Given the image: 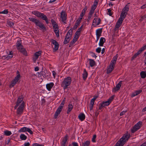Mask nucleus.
<instances>
[{
  "label": "nucleus",
  "mask_w": 146,
  "mask_h": 146,
  "mask_svg": "<svg viewBox=\"0 0 146 146\" xmlns=\"http://www.w3.org/2000/svg\"><path fill=\"white\" fill-rule=\"evenodd\" d=\"M23 98L22 96H20L17 100L16 105L14 107L15 109H17V108L19 107L17 109V114L18 115L21 114L23 110L24 103L23 101Z\"/></svg>",
  "instance_id": "1"
},
{
  "label": "nucleus",
  "mask_w": 146,
  "mask_h": 146,
  "mask_svg": "<svg viewBox=\"0 0 146 146\" xmlns=\"http://www.w3.org/2000/svg\"><path fill=\"white\" fill-rule=\"evenodd\" d=\"M129 137L128 134L126 133L120 139L114 146H123Z\"/></svg>",
  "instance_id": "2"
},
{
  "label": "nucleus",
  "mask_w": 146,
  "mask_h": 146,
  "mask_svg": "<svg viewBox=\"0 0 146 146\" xmlns=\"http://www.w3.org/2000/svg\"><path fill=\"white\" fill-rule=\"evenodd\" d=\"M29 19L30 21L34 23L36 26H38L41 29H45L44 24L39 20L33 17L29 18Z\"/></svg>",
  "instance_id": "3"
},
{
  "label": "nucleus",
  "mask_w": 146,
  "mask_h": 146,
  "mask_svg": "<svg viewBox=\"0 0 146 146\" xmlns=\"http://www.w3.org/2000/svg\"><path fill=\"white\" fill-rule=\"evenodd\" d=\"M71 81V78L68 77L64 79L61 84V86L63 87L64 89H66L67 88V86L70 85Z\"/></svg>",
  "instance_id": "4"
},
{
  "label": "nucleus",
  "mask_w": 146,
  "mask_h": 146,
  "mask_svg": "<svg viewBox=\"0 0 146 146\" xmlns=\"http://www.w3.org/2000/svg\"><path fill=\"white\" fill-rule=\"evenodd\" d=\"M114 97V96L113 95L110 97L108 101L106 102H104L100 104L99 105V109L101 110L103 107L109 105L113 100Z\"/></svg>",
  "instance_id": "5"
},
{
  "label": "nucleus",
  "mask_w": 146,
  "mask_h": 146,
  "mask_svg": "<svg viewBox=\"0 0 146 146\" xmlns=\"http://www.w3.org/2000/svg\"><path fill=\"white\" fill-rule=\"evenodd\" d=\"M142 124V122L140 121L136 123L134 126L133 128L131 129V131L132 133H134L139 129L141 126Z\"/></svg>",
  "instance_id": "6"
},
{
  "label": "nucleus",
  "mask_w": 146,
  "mask_h": 146,
  "mask_svg": "<svg viewBox=\"0 0 146 146\" xmlns=\"http://www.w3.org/2000/svg\"><path fill=\"white\" fill-rule=\"evenodd\" d=\"M20 76V74H18L17 75L16 77L15 78L14 80L11 82V83L9 86V88H11L15 86L19 80Z\"/></svg>",
  "instance_id": "7"
},
{
  "label": "nucleus",
  "mask_w": 146,
  "mask_h": 146,
  "mask_svg": "<svg viewBox=\"0 0 146 146\" xmlns=\"http://www.w3.org/2000/svg\"><path fill=\"white\" fill-rule=\"evenodd\" d=\"M60 20L64 23H66V21L67 19V15L64 11H62L60 13Z\"/></svg>",
  "instance_id": "8"
},
{
  "label": "nucleus",
  "mask_w": 146,
  "mask_h": 146,
  "mask_svg": "<svg viewBox=\"0 0 146 146\" xmlns=\"http://www.w3.org/2000/svg\"><path fill=\"white\" fill-rule=\"evenodd\" d=\"M51 42L52 44L54 45L53 49L55 51L57 50L59 47V44L58 42L55 40L52 39L51 40Z\"/></svg>",
  "instance_id": "9"
},
{
  "label": "nucleus",
  "mask_w": 146,
  "mask_h": 146,
  "mask_svg": "<svg viewBox=\"0 0 146 146\" xmlns=\"http://www.w3.org/2000/svg\"><path fill=\"white\" fill-rule=\"evenodd\" d=\"M63 108L62 107V106H59L58 108L57 109L54 115V118H56L58 115L60 113L61 111L62 110Z\"/></svg>",
  "instance_id": "10"
},
{
  "label": "nucleus",
  "mask_w": 146,
  "mask_h": 146,
  "mask_svg": "<svg viewBox=\"0 0 146 146\" xmlns=\"http://www.w3.org/2000/svg\"><path fill=\"white\" fill-rule=\"evenodd\" d=\"M71 37L72 35L66 34L64 42V44H66L68 43L70 41Z\"/></svg>",
  "instance_id": "11"
},
{
  "label": "nucleus",
  "mask_w": 146,
  "mask_h": 146,
  "mask_svg": "<svg viewBox=\"0 0 146 146\" xmlns=\"http://www.w3.org/2000/svg\"><path fill=\"white\" fill-rule=\"evenodd\" d=\"M114 66L115 65L111 63L107 70V74L110 73L113 70Z\"/></svg>",
  "instance_id": "12"
},
{
  "label": "nucleus",
  "mask_w": 146,
  "mask_h": 146,
  "mask_svg": "<svg viewBox=\"0 0 146 146\" xmlns=\"http://www.w3.org/2000/svg\"><path fill=\"white\" fill-rule=\"evenodd\" d=\"M68 136L67 135L65 136L63 138L61 142V146H66V142L68 140Z\"/></svg>",
  "instance_id": "13"
},
{
  "label": "nucleus",
  "mask_w": 146,
  "mask_h": 146,
  "mask_svg": "<svg viewBox=\"0 0 146 146\" xmlns=\"http://www.w3.org/2000/svg\"><path fill=\"white\" fill-rule=\"evenodd\" d=\"M78 37V36L77 35H76L75 34L73 38V40L70 42V46L76 42L77 40Z\"/></svg>",
  "instance_id": "14"
},
{
  "label": "nucleus",
  "mask_w": 146,
  "mask_h": 146,
  "mask_svg": "<svg viewBox=\"0 0 146 146\" xmlns=\"http://www.w3.org/2000/svg\"><path fill=\"white\" fill-rule=\"evenodd\" d=\"M121 82L122 81H120L116 85V87L113 88V90L116 91L119 89L121 85Z\"/></svg>",
  "instance_id": "15"
},
{
  "label": "nucleus",
  "mask_w": 146,
  "mask_h": 146,
  "mask_svg": "<svg viewBox=\"0 0 146 146\" xmlns=\"http://www.w3.org/2000/svg\"><path fill=\"white\" fill-rule=\"evenodd\" d=\"M54 85V84L52 82L46 85V86L47 89L49 91L51 90V89L52 88Z\"/></svg>",
  "instance_id": "16"
},
{
  "label": "nucleus",
  "mask_w": 146,
  "mask_h": 146,
  "mask_svg": "<svg viewBox=\"0 0 146 146\" xmlns=\"http://www.w3.org/2000/svg\"><path fill=\"white\" fill-rule=\"evenodd\" d=\"M106 40L105 39L104 37H101L100 38V42L99 44V45L100 46H103V44L104 42H105Z\"/></svg>",
  "instance_id": "17"
},
{
  "label": "nucleus",
  "mask_w": 146,
  "mask_h": 146,
  "mask_svg": "<svg viewBox=\"0 0 146 146\" xmlns=\"http://www.w3.org/2000/svg\"><path fill=\"white\" fill-rule=\"evenodd\" d=\"M127 14V13L122 11L120 15V17L119 18V20H121L123 21L124 19L125 18Z\"/></svg>",
  "instance_id": "18"
},
{
  "label": "nucleus",
  "mask_w": 146,
  "mask_h": 146,
  "mask_svg": "<svg viewBox=\"0 0 146 146\" xmlns=\"http://www.w3.org/2000/svg\"><path fill=\"white\" fill-rule=\"evenodd\" d=\"M118 57V54H117L114 56L113 57V59L111 60V63L115 65L116 63V60Z\"/></svg>",
  "instance_id": "19"
},
{
  "label": "nucleus",
  "mask_w": 146,
  "mask_h": 146,
  "mask_svg": "<svg viewBox=\"0 0 146 146\" xmlns=\"http://www.w3.org/2000/svg\"><path fill=\"white\" fill-rule=\"evenodd\" d=\"M40 16L41 17H40L43 20H45L47 24L48 23V20L46 15L42 13V15H41Z\"/></svg>",
  "instance_id": "20"
},
{
  "label": "nucleus",
  "mask_w": 146,
  "mask_h": 146,
  "mask_svg": "<svg viewBox=\"0 0 146 146\" xmlns=\"http://www.w3.org/2000/svg\"><path fill=\"white\" fill-rule=\"evenodd\" d=\"M40 16L41 17H40L43 20H45L47 24L48 23V20L46 15L42 13V15H41Z\"/></svg>",
  "instance_id": "21"
},
{
  "label": "nucleus",
  "mask_w": 146,
  "mask_h": 146,
  "mask_svg": "<svg viewBox=\"0 0 146 146\" xmlns=\"http://www.w3.org/2000/svg\"><path fill=\"white\" fill-rule=\"evenodd\" d=\"M40 16L41 17H40L43 20H45L47 24L48 23V20L46 15L42 13V15H41Z\"/></svg>",
  "instance_id": "22"
},
{
  "label": "nucleus",
  "mask_w": 146,
  "mask_h": 146,
  "mask_svg": "<svg viewBox=\"0 0 146 146\" xmlns=\"http://www.w3.org/2000/svg\"><path fill=\"white\" fill-rule=\"evenodd\" d=\"M40 16L41 17H40L43 20H45L47 24L48 23V20L46 15L42 13V15H41Z\"/></svg>",
  "instance_id": "23"
},
{
  "label": "nucleus",
  "mask_w": 146,
  "mask_h": 146,
  "mask_svg": "<svg viewBox=\"0 0 146 146\" xmlns=\"http://www.w3.org/2000/svg\"><path fill=\"white\" fill-rule=\"evenodd\" d=\"M19 50L22 52L24 55L25 56L27 55V53L26 50L23 48V47L20 48V49H18Z\"/></svg>",
  "instance_id": "24"
},
{
  "label": "nucleus",
  "mask_w": 146,
  "mask_h": 146,
  "mask_svg": "<svg viewBox=\"0 0 146 146\" xmlns=\"http://www.w3.org/2000/svg\"><path fill=\"white\" fill-rule=\"evenodd\" d=\"M142 91L141 90H139L135 91L132 94V96L133 97L139 94H140Z\"/></svg>",
  "instance_id": "25"
},
{
  "label": "nucleus",
  "mask_w": 146,
  "mask_h": 146,
  "mask_svg": "<svg viewBox=\"0 0 146 146\" xmlns=\"http://www.w3.org/2000/svg\"><path fill=\"white\" fill-rule=\"evenodd\" d=\"M17 49H20V48L23 47L21 45V40L18 41L17 42Z\"/></svg>",
  "instance_id": "26"
},
{
  "label": "nucleus",
  "mask_w": 146,
  "mask_h": 146,
  "mask_svg": "<svg viewBox=\"0 0 146 146\" xmlns=\"http://www.w3.org/2000/svg\"><path fill=\"white\" fill-rule=\"evenodd\" d=\"M73 106L72 104H69L68 106V109L67 111V113L68 114L72 110L73 108Z\"/></svg>",
  "instance_id": "27"
},
{
  "label": "nucleus",
  "mask_w": 146,
  "mask_h": 146,
  "mask_svg": "<svg viewBox=\"0 0 146 146\" xmlns=\"http://www.w3.org/2000/svg\"><path fill=\"white\" fill-rule=\"evenodd\" d=\"M88 74L85 69H84V73L83 74V78L84 80L86 79L88 76Z\"/></svg>",
  "instance_id": "28"
},
{
  "label": "nucleus",
  "mask_w": 146,
  "mask_h": 146,
  "mask_svg": "<svg viewBox=\"0 0 146 146\" xmlns=\"http://www.w3.org/2000/svg\"><path fill=\"white\" fill-rule=\"evenodd\" d=\"M102 29H99L96 30V36H101L102 33Z\"/></svg>",
  "instance_id": "29"
},
{
  "label": "nucleus",
  "mask_w": 146,
  "mask_h": 146,
  "mask_svg": "<svg viewBox=\"0 0 146 146\" xmlns=\"http://www.w3.org/2000/svg\"><path fill=\"white\" fill-rule=\"evenodd\" d=\"M94 102L95 101L93 100H92L90 101V104L89 108L90 110H91L92 109Z\"/></svg>",
  "instance_id": "30"
},
{
  "label": "nucleus",
  "mask_w": 146,
  "mask_h": 146,
  "mask_svg": "<svg viewBox=\"0 0 146 146\" xmlns=\"http://www.w3.org/2000/svg\"><path fill=\"white\" fill-rule=\"evenodd\" d=\"M27 127H22L19 130L18 132L19 133L25 132L27 131Z\"/></svg>",
  "instance_id": "31"
},
{
  "label": "nucleus",
  "mask_w": 146,
  "mask_h": 146,
  "mask_svg": "<svg viewBox=\"0 0 146 146\" xmlns=\"http://www.w3.org/2000/svg\"><path fill=\"white\" fill-rule=\"evenodd\" d=\"M41 54V51H39L36 52L35 54V60L37 59L38 58V56L40 55Z\"/></svg>",
  "instance_id": "32"
},
{
  "label": "nucleus",
  "mask_w": 146,
  "mask_h": 146,
  "mask_svg": "<svg viewBox=\"0 0 146 146\" xmlns=\"http://www.w3.org/2000/svg\"><path fill=\"white\" fill-rule=\"evenodd\" d=\"M13 56V52L12 51L10 52L9 54L6 57V58L7 60H9L12 58Z\"/></svg>",
  "instance_id": "33"
},
{
  "label": "nucleus",
  "mask_w": 146,
  "mask_h": 146,
  "mask_svg": "<svg viewBox=\"0 0 146 146\" xmlns=\"http://www.w3.org/2000/svg\"><path fill=\"white\" fill-rule=\"evenodd\" d=\"M141 52V51L140 50L137 52V53H135L134 55L132 57V59H134V58L137 57V56Z\"/></svg>",
  "instance_id": "34"
},
{
  "label": "nucleus",
  "mask_w": 146,
  "mask_h": 146,
  "mask_svg": "<svg viewBox=\"0 0 146 146\" xmlns=\"http://www.w3.org/2000/svg\"><path fill=\"white\" fill-rule=\"evenodd\" d=\"M78 117L79 119L81 121L83 120L85 118V115L84 113L80 114Z\"/></svg>",
  "instance_id": "35"
},
{
  "label": "nucleus",
  "mask_w": 146,
  "mask_h": 146,
  "mask_svg": "<svg viewBox=\"0 0 146 146\" xmlns=\"http://www.w3.org/2000/svg\"><path fill=\"white\" fill-rule=\"evenodd\" d=\"M90 64L91 67L93 66L95 64V61L92 59H89Z\"/></svg>",
  "instance_id": "36"
},
{
  "label": "nucleus",
  "mask_w": 146,
  "mask_h": 146,
  "mask_svg": "<svg viewBox=\"0 0 146 146\" xmlns=\"http://www.w3.org/2000/svg\"><path fill=\"white\" fill-rule=\"evenodd\" d=\"M83 26V25H82L81 27L79 28L77 31L75 33V34L79 36L80 34V32L81 31L82 29V28Z\"/></svg>",
  "instance_id": "37"
},
{
  "label": "nucleus",
  "mask_w": 146,
  "mask_h": 146,
  "mask_svg": "<svg viewBox=\"0 0 146 146\" xmlns=\"http://www.w3.org/2000/svg\"><path fill=\"white\" fill-rule=\"evenodd\" d=\"M90 144V141H87L82 143V146H89Z\"/></svg>",
  "instance_id": "38"
},
{
  "label": "nucleus",
  "mask_w": 146,
  "mask_h": 146,
  "mask_svg": "<svg viewBox=\"0 0 146 146\" xmlns=\"http://www.w3.org/2000/svg\"><path fill=\"white\" fill-rule=\"evenodd\" d=\"M20 138L22 140H25L27 139V137L24 134H21L20 136Z\"/></svg>",
  "instance_id": "39"
},
{
  "label": "nucleus",
  "mask_w": 146,
  "mask_h": 146,
  "mask_svg": "<svg viewBox=\"0 0 146 146\" xmlns=\"http://www.w3.org/2000/svg\"><path fill=\"white\" fill-rule=\"evenodd\" d=\"M140 76L142 78H144L146 76V73L144 71H142L140 73Z\"/></svg>",
  "instance_id": "40"
},
{
  "label": "nucleus",
  "mask_w": 146,
  "mask_h": 146,
  "mask_svg": "<svg viewBox=\"0 0 146 146\" xmlns=\"http://www.w3.org/2000/svg\"><path fill=\"white\" fill-rule=\"evenodd\" d=\"M129 7L127 5H126L123 9L122 11L127 13V12L129 11Z\"/></svg>",
  "instance_id": "41"
},
{
  "label": "nucleus",
  "mask_w": 146,
  "mask_h": 146,
  "mask_svg": "<svg viewBox=\"0 0 146 146\" xmlns=\"http://www.w3.org/2000/svg\"><path fill=\"white\" fill-rule=\"evenodd\" d=\"M4 132L5 135L7 136L11 135L12 134L11 131L7 130L4 131Z\"/></svg>",
  "instance_id": "42"
},
{
  "label": "nucleus",
  "mask_w": 146,
  "mask_h": 146,
  "mask_svg": "<svg viewBox=\"0 0 146 146\" xmlns=\"http://www.w3.org/2000/svg\"><path fill=\"white\" fill-rule=\"evenodd\" d=\"M54 32L56 34V36L57 37H59V31L58 30V29H54Z\"/></svg>",
  "instance_id": "43"
},
{
  "label": "nucleus",
  "mask_w": 146,
  "mask_h": 146,
  "mask_svg": "<svg viewBox=\"0 0 146 146\" xmlns=\"http://www.w3.org/2000/svg\"><path fill=\"white\" fill-rule=\"evenodd\" d=\"M97 18H95L94 19V20L93 21V23H92V25H96V24L97 23Z\"/></svg>",
  "instance_id": "44"
},
{
  "label": "nucleus",
  "mask_w": 146,
  "mask_h": 146,
  "mask_svg": "<svg viewBox=\"0 0 146 146\" xmlns=\"http://www.w3.org/2000/svg\"><path fill=\"white\" fill-rule=\"evenodd\" d=\"M123 21L121 20H119V19L116 23V24L120 26L122 24Z\"/></svg>",
  "instance_id": "45"
},
{
  "label": "nucleus",
  "mask_w": 146,
  "mask_h": 146,
  "mask_svg": "<svg viewBox=\"0 0 146 146\" xmlns=\"http://www.w3.org/2000/svg\"><path fill=\"white\" fill-rule=\"evenodd\" d=\"M8 13V11L7 10H5L1 12H0V14H7Z\"/></svg>",
  "instance_id": "46"
},
{
  "label": "nucleus",
  "mask_w": 146,
  "mask_h": 146,
  "mask_svg": "<svg viewBox=\"0 0 146 146\" xmlns=\"http://www.w3.org/2000/svg\"><path fill=\"white\" fill-rule=\"evenodd\" d=\"M27 131L29 133L31 134H33V132L32 130L30 129L27 127Z\"/></svg>",
  "instance_id": "47"
},
{
  "label": "nucleus",
  "mask_w": 146,
  "mask_h": 146,
  "mask_svg": "<svg viewBox=\"0 0 146 146\" xmlns=\"http://www.w3.org/2000/svg\"><path fill=\"white\" fill-rule=\"evenodd\" d=\"M85 14V13H84V11H82L80 15V19H82L83 17Z\"/></svg>",
  "instance_id": "48"
},
{
  "label": "nucleus",
  "mask_w": 146,
  "mask_h": 146,
  "mask_svg": "<svg viewBox=\"0 0 146 146\" xmlns=\"http://www.w3.org/2000/svg\"><path fill=\"white\" fill-rule=\"evenodd\" d=\"M96 135H93L92 139V141L93 142H96L95 139L96 138Z\"/></svg>",
  "instance_id": "49"
},
{
  "label": "nucleus",
  "mask_w": 146,
  "mask_h": 146,
  "mask_svg": "<svg viewBox=\"0 0 146 146\" xmlns=\"http://www.w3.org/2000/svg\"><path fill=\"white\" fill-rule=\"evenodd\" d=\"M101 20L100 18H99L98 20L97 21L96 24V26H98L99 25L100 23Z\"/></svg>",
  "instance_id": "50"
},
{
  "label": "nucleus",
  "mask_w": 146,
  "mask_h": 146,
  "mask_svg": "<svg viewBox=\"0 0 146 146\" xmlns=\"http://www.w3.org/2000/svg\"><path fill=\"white\" fill-rule=\"evenodd\" d=\"M53 27L54 29H57L58 28V26L57 25V24L56 23L53 25Z\"/></svg>",
  "instance_id": "51"
},
{
  "label": "nucleus",
  "mask_w": 146,
  "mask_h": 146,
  "mask_svg": "<svg viewBox=\"0 0 146 146\" xmlns=\"http://www.w3.org/2000/svg\"><path fill=\"white\" fill-rule=\"evenodd\" d=\"M72 31L71 29L69 30L67 34L72 35Z\"/></svg>",
  "instance_id": "52"
},
{
  "label": "nucleus",
  "mask_w": 146,
  "mask_h": 146,
  "mask_svg": "<svg viewBox=\"0 0 146 146\" xmlns=\"http://www.w3.org/2000/svg\"><path fill=\"white\" fill-rule=\"evenodd\" d=\"M146 48V44L144 46H143V47H141L140 50L141 51V52H142Z\"/></svg>",
  "instance_id": "53"
},
{
  "label": "nucleus",
  "mask_w": 146,
  "mask_h": 146,
  "mask_svg": "<svg viewBox=\"0 0 146 146\" xmlns=\"http://www.w3.org/2000/svg\"><path fill=\"white\" fill-rule=\"evenodd\" d=\"M101 51V48L100 47L97 48L96 50V52L98 53H100V52Z\"/></svg>",
  "instance_id": "54"
},
{
  "label": "nucleus",
  "mask_w": 146,
  "mask_h": 146,
  "mask_svg": "<svg viewBox=\"0 0 146 146\" xmlns=\"http://www.w3.org/2000/svg\"><path fill=\"white\" fill-rule=\"evenodd\" d=\"M33 146H43V145H42L35 143L33 144Z\"/></svg>",
  "instance_id": "55"
},
{
  "label": "nucleus",
  "mask_w": 146,
  "mask_h": 146,
  "mask_svg": "<svg viewBox=\"0 0 146 146\" xmlns=\"http://www.w3.org/2000/svg\"><path fill=\"white\" fill-rule=\"evenodd\" d=\"M108 15H109L110 16H111L112 14L111 13V10L110 9H108Z\"/></svg>",
  "instance_id": "56"
},
{
  "label": "nucleus",
  "mask_w": 146,
  "mask_h": 146,
  "mask_svg": "<svg viewBox=\"0 0 146 146\" xmlns=\"http://www.w3.org/2000/svg\"><path fill=\"white\" fill-rule=\"evenodd\" d=\"M82 19H80L79 18L77 20L76 23L78 24V25H79L81 22Z\"/></svg>",
  "instance_id": "57"
},
{
  "label": "nucleus",
  "mask_w": 146,
  "mask_h": 146,
  "mask_svg": "<svg viewBox=\"0 0 146 146\" xmlns=\"http://www.w3.org/2000/svg\"><path fill=\"white\" fill-rule=\"evenodd\" d=\"M92 15H88V16L87 19V21H89L91 19V18L92 17Z\"/></svg>",
  "instance_id": "58"
},
{
  "label": "nucleus",
  "mask_w": 146,
  "mask_h": 146,
  "mask_svg": "<svg viewBox=\"0 0 146 146\" xmlns=\"http://www.w3.org/2000/svg\"><path fill=\"white\" fill-rule=\"evenodd\" d=\"M78 25H78V24L76 23L73 29H76L78 27Z\"/></svg>",
  "instance_id": "59"
},
{
  "label": "nucleus",
  "mask_w": 146,
  "mask_h": 146,
  "mask_svg": "<svg viewBox=\"0 0 146 146\" xmlns=\"http://www.w3.org/2000/svg\"><path fill=\"white\" fill-rule=\"evenodd\" d=\"M72 144V146H78V144L76 142H73Z\"/></svg>",
  "instance_id": "60"
},
{
  "label": "nucleus",
  "mask_w": 146,
  "mask_h": 146,
  "mask_svg": "<svg viewBox=\"0 0 146 146\" xmlns=\"http://www.w3.org/2000/svg\"><path fill=\"white\" fill-rule=\"evenodd\" d=\"M65 103V102H64V101H62L61 104H60V105L59 106H62V107L63 108V106Z\"/></svg>",
  "instance_id": "61"
},
{
  "label": "nucleus",
  "mask_w": 146,
  "mask_h": 146,
  "mask_svg": "<svg viewBox=\"0 0 146 146\" xmlns=\"http://www.w3.org/2000/svg\"><path fill=\"white\" fill-rule=\"evenodd\" d=\"M37 15H36V16L38 17H41L40 16L41 15H42V13H41L38 12V13H37Z\"/></svg>",
  "instance_id": "62"
},
{
  "label": "nucleus",
  "mask_w": 146,
  "mask_h": 146,
  "mask_svg": "<svg viewBox=\"0 0 146 146\" xmlns=\"http://www.w3.org/2000/svg\"><path fill=\"white\" fill-rule=\"evenodd\" d=\"M38 11H34L32 12V13L33 14L36 16L37 14V13H38Z\"/></svg>",
  "instance_id": "63"
},
{
  "label": "nucleus",
  "mask_w": 146,
  "mask_h": 146,
  "mask_svg": "<svg viewBox=\"0 0 146 146\" xmlns=\"http://www.w3.org/2000/svg\"><path fill=\"white\" fill-rule=\"evenodd\" d=\"M146 7V4H145L143 5L141 7V9H144Z\"/></svg>",
  "instance_id": "64"
}]
</instances>
